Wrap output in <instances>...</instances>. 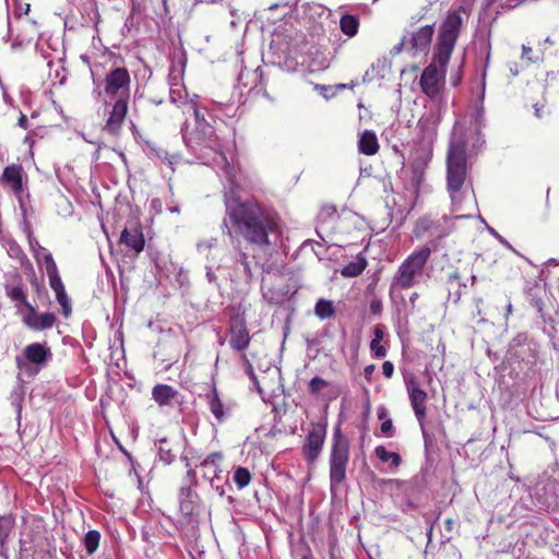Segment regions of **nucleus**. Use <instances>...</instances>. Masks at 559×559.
Segmentation results:
<instances>
[{
	"mask_svg": "<svg viewBox=\"0 0 559 559\" xmlns=\"http://www.w3.org/2000/svg\"><path fill=\"white\" fill-rule=\"evenodd\" d=\"M432 247H419L414 250L399 266L393 276L391 288L408 289L415 286L423 275Z\"/></svg>",
	"mask_w": 559,
	"mask_h": 559,
	"instance_id": "5",
	"label": "nucleus"
},
{
	"mask_svg": "<svg viewBox=\"0 0 559 559\" xmlns=\"http://www.w3.org/2000/svg\"><path fill=\"white\" fill-rule=\"evenodd\" d=\"M370 350L372 355L376 358H382L386 355V349L384 346L381 345L379 342H372L370 343Z\"/></svg>",
	"mask_w": 559,
	"mask_h": 559,
	"instance_id": "46",
	"label": "nucleus"
},
{
	"mask_svg": "<svg viewBox=\"0 0 559 559\" xmlns=\"http://www.w3.org/2000/svg\"><path fill=\"white\" fill-rule=\"evenodd\" d=\"M382 372L385 378H391L394 372V366L391 361H384L382 365Z\"/></svg>",
	"mask_w": 559,
	"mask_h": 559,
	"instance_id": "53",
	"label": "nucleus"
},
{
	"mask_svg": "<svg viewBox=\"0 0 559 559\" xmlns=\"http://www.w3.org/2000/svg\"><path fill=\"white\" fill-rule=\"evenodd\" d=\"M531 305L534 308H536L538 312L543 311L544 302H543L542 298L533 296L532 299H531Z\"/></svg>",
	"mask_w": 559,
	"mask_h": 559,
	"instance_id": "56",
	"label": "nucleus"
},
{
	"mask_svg": "<svg viewBox=\"0 0 559 559\" xmlns=\"http://www.w3.org/2000/svg\"><path fill=\"white\" fill-rule=\"evenodd\" d=\"M17 126L24 130H27L29 128L28 119H27L26 115L21 112L19 120H17Z\"/></svg>",
	"mask_w": 559,
	"mask_h": 559,
	"instance_id": "58",
	"label": "nucleus"
},
{
	"mask_svg": "<svg viewBox=\"0 0 559 559\" xmlns=\"http://www.w3.org/2000/svg\"><path fill=\"white\" fill-rule=\"evenodd\" d=\"M211 483V486L212 488H214L216 490V492L218 493L219 497H224L225 493H226V487H229V484H228V480L225 479L223 480L221 478V480H217V481H210Z\"/></svg>",
	"mask_w": 559,
	"mask_h": 559,
	"instance_id": "47",
	"label": "nucleus"
},
{
	"mask_svg": "<svg viewBox=\"0 0 559 559\" xmlns=\"http://www.w3.org/2000/svg\"><path fill=\"white\" fill-rule=\"evenodd\" d=\"M462 13H466L462 5L448 12L439 26L432 62L425 68L420 75L421 91L430 98L439 94L440 80L445 73V68L464 24Z\"/></svg>",
	"mask_w": 559,
	"mask_h": 559,
	"instance_id": "2",
	"label": "nucleus"
},
{
	"mask_svg": "<svg viewBox=\"0 0 559 559\" xmlns=\"http://www.w3.org/2000/svg\"><path fill=\"white\" fill-rule=\"evenodd\" d=\"M489 231L491 235H493L499 240L500 243H502L507 248L515 251L514 248L509 243V241L507 239H504L501 235H499L493 228H490Z\"/></svg>",
	"mask_w": 559,
	"mask_h": 559,
	"instance_id": "54",
	"label": "nucleus"
},
{
	"mask_svg": "<svg viewBox=\"0 0 559 559\" xmlns=\"http://www.w3.org/2000/svg\"><path fill=\"white\" fill-rule=\"evenodd\" d=\"M8 254L12 258V259H15L17 260L22 265L25 263V262H28V259L26 257V254L24 253L23 249L21 248V246L14 241V240H11L8 242Z\"/></svg>",
	"mask_w": 559,
	"mask_h": 559,
	"instance_id": "34",
	"label": "nucleus"
},
{
	"mask_svg": "<svg viewBox=\"0 0 559 559\" xmlns=\"http://www.w3.org/2000/svg\"><path fill=\"white\" fill-rule=\"evenodd\" d=\"M534 114L537 118H542L543 117V110H544V104H534Z\"/></svg>",
	"mask_w": 559,
	"mask_h": 559,
	"instance_id": "62",
	"label": "nucleus"
},
{
	"mask_svg": "<svg viewBox=\"0 0 559 559\" xmlns=\"http://www.w3.org/2000/svg\"><path fill=\"white\" fill-rule=\"evenodd\" d=\"M150 212L154 215H158L163 212V202L158 198H154L150 201Z\"/></svg>",
	"mask_w": 559,
	"mask_h": 559,
	"instance_id": "49",
	"label": "nucleus"
},
{
	"mask_svg": "<svg viewBox=\"0 0 559 559\" xmlns=\"http://www.w3.org/2000/svg\"><path fill=\"white\" fill-rule=\"evenodd\" d=\"M223 454L221 452H213L209 454L200 464L203 468V477L210 481L221 480V462Z\"/></svg>",
	"mask_w": 559,
	"mask_h": 559,
	"instance_id": "21",
	"label": "nucleus"
},
{
	"mask_svg": "<svg viewBox=\"0 0 559 559\" xmlns=\"http://www.w3.org/2000/svg\"><path fill=\"white\" fill-rule=\"evenodd\" d=\"M51 359L52 353L46 343H32L23 349L22 356H16L15 364L20 371L35 376Z\"/></svg>",
	"mask_w": 559,
	"mask_h": 559,
	"instance_id": "7",
	"label": "nucleus"
},
{
	"mask_svg": "<svg viewBox=\"0 0 559 559\" xmlns=\"http://www.w3.org/2000/svg\"><path fill=\"white\" fill-rule=\"evenodd\" d=\"M131 76L124 67L110 69L103 81V92L109 98H130Z\"/></svg>",
	"mask_w": 559,
	"mask_h": 559,
	"instance_id": "9",
	"label": "nucleus"
},
{
	"mask_svg": "<svg viewBox=\"0 0 559 559\" xmlns=\"http://www.w3.org/2000/svg\"><path fill=\"white\" fill-rule=\"evenodd\" d=\"M461 295H462L461 289H457V290H456V292H454V293H451V292H450V297H453V301H454V302H457V301L460 300Z\"/></svg>",
	"mask_w": 559,
	"mask_h": 559,
	"instance_id": "64",
	"label": "nucleus"
},
{
	"mask_svg": "<svg viewBox=\"0 0 559 559\" xmlns=\"http://www.w3.org/2000/svg\"><path fill=\"white\" fill-rule=\"evenodd\" d=\"M241 359H242V360L246 362V365H247V372L251 376V378H255L254 372H253L252 365H251V364H250V361L248 360L247 355H246V354H241Z\"/></svg>",
	"mask_w": 559,
	"mask_h": 559,
	"instance_id": "61",
	"label": "nucleus"
},
{
	"mask_svg": "<svg viewBox=\"0 0 559 559\" xmlns=\"http://www.w3.org/2000/svg\"><path fill=\"white\" fill-rule=\"evenodd\" d=\"M359 19L353 14H343L340 20V28L343 34L354 37L358 33Z\"/></svg>",
	"mask_w": 559,
	"mask_h": 559,
	"instance_id": "24",
	"label": "nucleus"
},
{
	"mask_svg": "<svg viewBox=\"0 0 559 559\" xmlns=\"http://www.w3.org/2000/svg\"><path fill=\"white\" fill-rule=\"evenodd\" d=\"M405 385L416 419L424 430L427 416V392L420 388L418 381L414 377L405 379Z\"/></svg>",
	"mask_w": 559,
	"mask_h": 559,
	"instance_id": "12",
	"label": "nucleus"
},
{
	"mask_svg": "<svg viewBox=\"0 0 559 559\" xmlns=\"http://www.w3.org/2000/svg\"><path fill=\"white\" fill-rule=\"evenodd\" d=\"M128 104L129 99H116V102L111 106V110L109 111V116L105 122L104 131L112 135L119 134L124 122L126 116L128 114Z\"/></svg>",
	"mask_w": 559,
	"mask_h": 559,
	"instance_id": "15",
	"label": "nucleus"
},
{
	"mask_svg": "<svg viewBox=\"0 0 559 559\" xmlns=\"http://www.w3.org/2000/svg\"><path fill=\"white\" fill-rule=\"evenodd\" d=\"M2 183L10 187L15 195H21L23 187V169L20 165L7 166L2 174Z\"/></svg>",
	"mask_w": 559,
	"mask_h": 559,
	"instance_id": "19",
	"label": "nucleus"
},
{
	"mask_svg": "<svg viewBox=\"0 0 559 559\" xmlns=\"http://www.w3.org/2000/svg\"><path fill=\"white\" fill-rule=\"evenodd\" d=\"M335 307L332 300L318 299L314 306V314L321 320H328L335 316Z\"/></svg>",
	"mask_w": 559,
	"mask_h": 559,
	"instance_id": "25",
	"label": "nucleus"
},
{
	"mask_svg": "<svg viewBox=\"0 0 559 559\" xmlns=\"http://www.w3.org/2000/svg\"><path fill=\"white\" fill-rule=\"evenodd\" d=\"M236 262L240 263L243 266L245 275L250 278L252 276V271L250 263L248 261V255L241 249H238V255L236 258Z\"/></svg>",
	"mask_w": 559,
	"mask_h": 559,
	"instance_id": "41",
	"label": "nucleus"
},
{
	"mask_svg": "<svg viewBox=\"0 0 559 559\" xmlns=\"http://www.w3.org/2000/svg\"><path fill=\"white\" fill-rule=\"evenodd\" d=\"M374 369H376L374 365H368V366L365 367L364 376H365V378L367 380H369V381L371 380V377H372V373H373Z\"/></svg>",
	"mask_w": 559,
	"mask_h": 559,
	"instance_id": "60",
	"label": "nucleus"
},
{
	"mask_svg": "<svg viewBox=\"0 0 559 559\" xmlns=\"http://www.w3.org/2000/svg\"><path fill=\"white\" fill-rule=\"evenodd\" d=\"M383 336H384V332H383V329L380 326V325H377L373 330V338H372V342H379L381 343V341L383 340Z\"/></svg>",
	"mask_w": 559,
	"mask_h": 559,
	"instance_id": "55",
	"label": "nucleus"
},
{
	"mask_svg": "<svg viewBox=\"0 0 559 559\" xmlns=\"http://www.w3.org/2000/svg\"><path fill=\"white\" fill-rule=\"evenodd\" d=\"M377 415L380 420L384 419L388 415L386 408L384 406L379 407L377 411Z\"/></svg>",
	"mask_w": 559,
	"mask_h": 559,
	"instance_id": "63",
	"label": "nucleus"
},
{
	"mask_svg": "<svg viewBox=\"0 0 559 559\" xmlns=\"http://www.w3.org/2000/svg\"><path fill=\"white\" fill-rule=\"evenodd\" d=\"M206 280L209 283L211 284H217V276L216 274L214 273V271L212 270L211 266H206Z\"/></svg>",
	"mask_w": 559,
	"mask_h": 559,
	"instance_id": "57",
	"label": "nucleus"
},
{
	"mask_svg": "<svg viewBox=\"0 0 559 559\" xmlns=\"http://www.w3.org/2000/svg\"><path fill=\"white\" fill-rule=\"evenodd\" d=\"M195 486H189V485H182L179 490V499L186 498V499H193L197 498L198 495L193 490Z\"/></svg>",
	"mask_w": 559,
	"mask_h": 559,
	"instance_id": "44",
	"label": "nucleus"
},
{
	"mask_svg": "<svg viewBox=\"0 0 559 559\" xmlns=\"http://www.w3.org/2000/svg\"><path fill=\"white\" fill-rule=\"evenodd\" d=\"M427 165V158L416 157L411 162L407 168L402 170V179L404 181V189L409 210L414 209L418 199L420 187L425 179Z\"/></svg>",
	"mask_w": 559,
	"mask_h": 559,
	"instance_id": "8",
	"label": "nucleus"
},
{
	"mask_svg": "<svg viewBox=\"0 0 559 559\" xmlns=\"http://www.w3.org/2000/svg\"><path fill=\"white\" fill-rule=\"evenodd\" d=\"M34 258L39 264H44L46 272L51 269H56L57 264L52 258V254L44 247H39V250L35 251Z\"/></svg>",
	"mask_w": 559,
	"mask_h": 559,
	"instance_id": "32",
	"label": "nucleus"
},
{
	"mask_svg": "<svg viewBox=\"0 0 559 559\" xmlns=\"http://www.w3.org/2000/svg\"><path fill=\"white\" fill-rule=\"evenodd\" d=\"M466 180V146L462 141L452 142L447 156V189L457 211L462 204L461 190Z\"/></svg>",
	"mask_w": 559,
	"mask_h": 559,
	"instance_id": "4",
	"label": "nucleus"
},
{
	"mask_svg": "<svg viewBox=\"0 0 559 559\" xmlns=\"http://www.w3.org/2000/svg\"><path fill=\"white\" fill-rule=\"evenodd\" d=\"M158 456L162 462H164L166 465H169L174 462L176 454L171 451V449H167L160 445L158 449Z\"/></svg>",
	"mask_w": 559,
	"mask_h": 559,
	"instance_id": "42",
	"label": "nucleus"
},
{
	"mask_svg": "<svg viewBox=\"0 0 559 559\" xmlns=\"http://www.w3.org/2000/svg\"><path fill=\"white\" fill-rule=\"evenodd\" d=\"M376 456L382 462H391L394 467H397L402 463L401 455L395 452H389L384 445H378L374 449Z\"/></svg>",
	"mask_w": 559,
	"mask_h": 559,
	"instance_id": "30",
	"label": "nucleus"
},
{
	"mask_svg": "<svg viewBox=\"0 0 559 559\" xmlns=\"http://www.w3.org/2000/svg\"><path fill=\"white\" fill-rule=\"evenodd\" d=\"M193 114L195 117L194 130L188 131L187 126L181 128L185 144L194 153L203 154L205 150L218 153L219 160L216 162L228 166L226 156L221 152V144L215 134L214 128L205 121L198 108L193 107Z\"/></svg>",
	"mask_w": 559,
	"mask_h": 559,
	"instance_id": "3",
	"label": "nucleus"
},
{
	"mask_svg": "<svg viewBox=\"0 0 559 559\" xmlns=\"http://www.w3.org/2000/svg\"><path fill=\"white\" fill-rule=\"evenodd\" d=\"M56 299L62 307V313L64 317H69L71 313V301L66 293V288H60L58 290H55Z\"/></svg>",
	"mask_w": 559,
	"mask_h": 559,
	"instance_id": "35",
	"label": "nucleus"
},
{
	"mask_svg": "<svg viewBox=\"0 0 559 559\" xmlns=\"http://www.w3.org/2000/svg\"><path fill=\"white\" fill-rule=\"evenodd\" d=\"M533 338L528 336L527 333H519L516 336L513 337L511 342V347L514 349V352H521L522 348H524L530 341Z\"/></svg>",
	"mask_w": 559,
	"mask_h": 559,
	"instance_id": "36",
	"label": "nucleus"
},
{
	"mask_svg": "<svg viewBox=\"0 0 559 559\" xmlns=\"http://www.w3.org/2000/svg\"><path fill=\"white\" fill-rule=\"evenodd\" d=\"M234 481L239 489H243L251 481V474L246 467H237L234 474Z\"/></svg>",
	"mask_w": 559,
	"mask_h": 559,
	"instance_id": "33",
	"label": "nucleus"
},
{
	"mask_svg": "<svg viewBox=\"0 0 559 559\" xmlns=\"http://www.w3.org/2000/svg\"><path fill=\"white\" fill-rule=\"evenodd\" d=\"M194 509H195V503H194L193 499H186V498L179 499V510L182 515L191 516L192 513L194 512Z\"/></svg>",
	"mask_w": 559,
	"mask_h": 559,
	"instance_id": "40",
	"label": "nucleus"
},
{
	"mask_svg": "<svg viewBox=\"0 0 559 559\" xmlns=\"http://www.w3.org/2000/svg\"><path fill=\"white\" fill-rule=\"evenodd\" d=\"M99 542H100V533L96 530H90L85 536H84V547L86 549V552L91 556L93 555L98 546H99Z\"/></svg>",
	"mask_w": 559,
	"mask_h": 559,
	"instance_id": "31",
	"label": "nucleus"
},
{
	"mask_svg": "<svg viewBox=\"0 0 559 559\" xmlns=\"http://www.w3.org/2000/svg\"><path fill=\"white\" fill-rule=\"evenodd\" d=\"M144 151L150 159L159 160L168 165L171 170H175V165L180 159L178 154H170L154 142H145Z\"/></svg>",
	"mask_w": 559,
	"mask_h": 559,
	"instance_id": "20",
	"label": "nucleus"
},
{
	"mask_svg": "<svg viewBox=\"0 0 559 559\" xmlns=\"http://www.w3.org/2000/svg\"><path fill=\"white\" fill-rule=\"evenodd\" d=\"M413 235L416 239L429 238L428 242L423 247L433 246L432 251H437L439 242L447 236V231L439 221L432 219L429 216H423L416 221Z\"/></svg>",
	"mask_w": 559,
	"mask_h": 559,
	"instance_id": "11",
	"label": "nucleus"
},
{
	"mask_svg": "<svg viewBox=\"0 0 559 559\" xmlns=\"http://www.w3.org/2000/svg\"><path fill=\"white\" fill-rule=\"evenodd\" d=\"M403 49L408 50V37L406 36V34L403 35L401 41L393 47L391 52L393 55H399L403 51Z\"/></svg>",
	"mask_w": 559,
	"mask_h": 559,
	"instance_id": "50",
	"label": "nucleus"
},
{
	"mask_svg": "<svg viewBox=\"0 0 559 559\" xmlns=\"http://www.w3.org/2000/svg\"><path fill=\"white\" fill-rule=\"evenodd\" d=\"M24 229L25 231L27 233L28 235V240H29V246L32 248V250L35 252L37 250H39V247H41L39 245V242L32 236V229H31V225L25 221L24 222Z\"/></svg>",
	"mask_w": 559,
	"mask_h": 559,
	"instance_id": "48",
	"label": "nucleus"
},
{
	"mask_svg": "<svg viewBox=\"0 0 559 559\" xmlns=\"http://www.w3.org/2000/svg\"><path fill=\"white\" fill-rule=\"evenodd\" d=\"M358 150L364 155H374L379 151L378 138L373 131L365 130L358 140Z\"/></svg>",
	"mask_w": 559,
	"mask_h": 559,
	"instance_id": "23",
	"label": "nucleus"
},
{
	"mask_svg": "<svg viewBox=\"0 0 559 559\" xmlns=\"http://www.w3.org/2000/svg\"><path fill=\"white\" fill-rule=\"evenodd\" d=\"M448 283H449L450 286H452L453 284H457L461 287L459 272L451 273L449 275Z\"/></svg>",
	"mask_w": 559,
	"mask_h": 559,
	"instance_id": "59",
	"label": "nucleus"
},
{
	"mask_svg": "<svg viewBox=\"0 0 559 559\" xmlns=\"http://www.w3.org/2000/svg\"><path fill=\"white\" fill-rule=\"evenodd\" d=\"M152 399L159 407H174L182 403L181 394L168 384H156L152 389Z\"/></svg>",
	"mask_w": 559,
	"mask_h": 559,
	"instance_id": "18",
	"label": "nucleus"
},
{
	"mask_svg": "<svg viewBox=\"0 0 559 559\" xmlns=\"http://www.w3.org/2000/svg\"><path fill=\"white\" fill-rule=\"evenodd\" d=\"M22 322L31 330L43 331L55 324L56 316L52 312L38 313L34 306H28L22 316Z\"/></svg>",
	"mask_w": 559,
	"mask_h": 559,
	"instance_id": "16",
	"label": "nucleus"
},
{
	"mask_svg": "<svg viewBox=\"0 0 559 559\" xmlns=\"http://www.w3.org/2000/svg\"><path fill=\"white\" fill-rule=\"evenodd\" d=\"M329 386V382L320 377H313L309 382V391L311 394H318Z\"/></svg>",
	"mask_w": 559,
	"mask_h": 559,
	"instance_id": "39",
	"label": "nucleus"
},
{
	"mask_svg": "<svg viewBox=\"0 0 559 559\" xmlns=\"http://www.w3.org/2000/svg\"><path fill=\"white\" fill-rule=\"evenodd\" d=\"M481 45H483L484 51L486 52L485 63H484V72H483V80H485L486 71H487V68H488L489 61H490L491 45H490L489 37L486 38Z\"/></svg>",
	"mask_w": 559,
	"mask_h": 559,
	"instance_id": "45",
	"label": "nucleus"
},
{
	"mask_svg": "<svg viewBox=\"0 0 559 559\" xmlns=\"http://www.w3.org/2000/svg\"><path fill=\"white\" fill-rule=\"evenodd\" d=\"M47 275L49 278V285L53 292L64 287L62 280L59 275L58 267H50V270L47 272Z\"/></svg>",
	"mask_w": 559,
	"mask_h": 559,
	"instance_id": "37",
	"label": "nucleus"
},
{
	"mask_svg": "<svg viewBox=\"0 0 559 559\" xmlns=\"http://www.w3.org/2000/svg\"><path fill=\"white\" fill-rule=\"evenodd\" d=\"M206 403L218 423H223L230 415V407L223 403L215 388L206 394Z\"/></svg>",
	"mask_w": 559,
	"mask_h": 559,
	"instance_id": "22",
	"label": "nucleus"
},
{
	"mask_svg": "<svg viewBox=\"0 0 559 559\" xmlns=\"http://www.w3.org/2000/svg\"><path fill=\"white\" fill-rule=\"evenodd\" d=\"M185 460H186L187 473L183 478V485L197 487L198 486L197 474H195L194 469L190 467L189 461L187 459H185Z\"/></svg>",
	"mask_w": 559,
	"mask_h": 559,
	"instance_id": "43",
	"label": "nucleus"
},
{
	"mask_svg": "<svg viewBox=\"0 0 559 559\" xmlns=\"http://www.w3.org/2000/svg\"><path fill=\"white\" fill-rule=\"evenodd\" d=\"M539 349V343L533 338L524 348L521 349V352H516V356L523 361L535 364L538 358Z\"/></svg>",
	"mask_w": 559,
	"mask_h": 559,
	"instance_id": "26",
	"label": "nucleus"
},
{
	"mask_svg": "<svg viewBox=\"0 0 559 559\" xmlns=\"http://www.w3.org/2000/svg\"><path fill=\"white\" fill-rule=\"evenodd\" d=\"M119 242L133 251L134 254L138 255L141 253L145 246V239L141 226L132 224L131 226L126 227L121 231Z\"/></svg>",
	"mask_w": 559,
	"mask_h": 559,
	"instance_id": "17",
	"label": "nucleus"
},
{
	"mask_svg": "<svg viewBox=\"0 0 559 559\" xmlns=\"http://www.w3.org/2000/svg\"><path fill=\"white\" fill-rule=\"evenodd\" d=\"M5 293L7 296L14 302H16V307L19 308V305H23L26 309L28 306H32L28 300L25 290L22 286H14L11 287L9 285H5Z\"/></svg>",
	"mask_w": 559,
	"mask_h": 559,
	"instance_id": "28",
	"label": "nucleus"
},
{
	"mask_svg": "<svg viewBox=\"0 0 559 559\" xmlns=\"http://www.w3.org/2000/svg\"><path fill=\"white\" fill-rule=\"evenodd\" d=\"M408 37V51L413 56L417 53H426L431 45L435 34V24L424 25L414 31L405 32Z\"/></svg>",
	"mask_w": 559,
	"mask_h": 559,
	"instance_id": "14",
	"label": "nucleus"
},
{
	"mask_svg": "<svg viewBox=\"0 0 559 559\" xmlns=\"http://www.w3.org/2000/svg\"><path fill=\"white\" fill-rule=\"evenodd\" d=\"M228 332L231 349L245 354L251 341L245 317L240 314L231 317Z\"/></svg>",
	"mask_w": 559,
	"mask_h": 559,
	"instance_id": "13",
	"label": "nucleus"
},
{
	"mask_svg": "<svg viewBox=\"0 0 559 559\" xmlns=\"http://www.w3.org/2000/svg\"><path fill=\"white\" fill-rule=\"evenodd\" d=\"M367 266V261L360 254L356 257V259L348 264H346L342 270V275L346 277H355L360 275Z\"/></svg>",
	"mask_w": 559,
	"mask_h": 559,
	"instance_id": "27",
	"label": "nucleus"
},
{
	"mask_svg": "<svg viewBox=\"0 0 559 559\" xmlns=\"http://www.w3.org/2000/svg\"><path fill=\"white\" fill-rule=\"evenodd\" d=\"M217 245L216 238L204 239L198 242L197 250L199 253L209 258L211 250Z\"/></svg>",
	"mask_w": 559,
	"mask_h": 559,
	"instance_id": "38",
	"label": "nucleus"
},
{
	"mask_svg": "<svg viewBox=\"0 0 559 559\" xmlns=\"http://www.w3.org/2000/svg\"><path fill=\"white\" fill-rule=\"evenodd\" d=\"M326 426L325 421L311 424V428L304 441L301 448L302 455L311 465L317 462L322 452L326 437Z\"/></svg>",
	"mask_w": 559,
	"mask_h": 559,
	"instance_id": "10",
	"label": "nucleus"
},
{
	"mask_svg": "<svg viewBox=\"0 0 559 559\" xmlns=\"http://www.w3.org/2000/svg\"><path fill=\"white\" fill-rule=\"evenodd\" d=\"M382 309H383V306H382V301L381 299L379 298H373L371 301H370V312L372 314H380L382 312Z\"/></svg>",
	"mask_w": 559,
	"mask_h": 559,
	"instance_id": "52",
	"label": "nucleus"
},
{
	"mask_svg": "<svg viewBox=\"0 0 559 559\" xmlns=\"http://www.w3.org/2000/svg\"><path fill=\"white\" fill-rule=\"evenodd\" d=\"M15 524L14 518L9 515H0V546L4 548V544Z\"/></svg>",
	"mask_w": 559,
	"mask_h": 559,
	"instance_id": "29",
	"label": "nucleus"
},
{
	"mask_svg": "<svg viewBox=\"0 0 559 559\" xmlns=\"http://www.w3.org/2000/svg\"><path fill=\"white\" fill-rule=\"evenodd\" d=\"M226 213L240 236L252 247L270 248L272 237L281 234V219L276 212L257 201L225 199Z\"/></svg>",
	"mask_w": 559,
	"mask_h": 559,
	"instance_id": "1",
	"label": "nucleus"
},
{
	"mask_svg": "<svg viewBox=\"0 0 559 559\" xmlns=\"http://www.w3.org/2000/svg\"><path fill=\"white\" fill-rule=\"evenodd\" d=\"M381 432L386 437H392L394 435V426L392 419H386L381 424Z\"/></svg>",
	"mask_w": 559,
	"mask_h": 559,
	"instance_id": "51",
	"label": "nucleus"
},
{
	"mask_svg": "<svg viewBox=\"0 0 559 559\" xmlns=\"http://www.w3.org/2000/svg\"><path fill=\"white\" fill-rule=\"evenodd\" d=\"M349 461V441L342 433L341 427L334 429L331 452L329 459L330 466V488L336 490L346 479V468Z\"/></svg>",
	"mask_w": 559,
	"mask_h": 559,
	"instance_id": "6",
	"label": "nucleus"
}]
</instances>
